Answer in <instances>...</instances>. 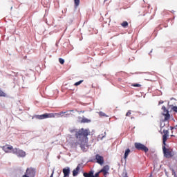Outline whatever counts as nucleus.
Returning a JSON list of instances; mask_svg holds the SVG:
<instances>
[{"mask_svg":"<svg viewBox=\"0 0 177 177\" xmlns=\"http://www.w3.org/2000/svg\"><path fill=\"white\" fill-rule=\"evenodd\" d=\"M71 133H75L76 142H75V146H80L81 149L84 151L88 150V136L91 133L89 129L82 128L80 129H71L70 130Z\"/></svg>","mask_w":177,"mask_h":177,"instance_id":"nucleus-1","label":"nucleus"},{"mask_svg":"<svg viewBox=\"0 0 177 177\" xmlns=\"http://www.w3.org/2000/svg\"><path fill=\"white\" fill-rule=\"evenodd\" d=\"M164 135L162 136V151L164 156L166 158H172V157L174 156V150L167 146V140H168V136H169V131L168 130H163Z\"/></svg>","mask_w":177,"mask_h":177,"instance_id":"nucleus-2","label":"nucleus"},{"mask_svg":"<svg viewBox=\"0 0 177 177\" xmlns=\"http://www.w3.org/2000/svg\"><path fill=\"white\" fill-rule=\"evenodd\" d=\"M134 146L137 149V150H141L145 153H147V151H149V148H147V147L140 142H136L134 144Z\"/></svg>","mask_w":177,"mask_h":177,"instance_id":"nucleus-3","label":"nucleus"},{"mask_svg":"<svg viewBox=\"0 0 177 177\" xmlns=\"http://www.w3.org/2000/svg\"><path fill=\"white\" fill-rule=\"evenodd\" d=\"M12 154H16L17 157H21V158H24L26 157V151L17 148H14V149H12Z\"/></svg>","mask_w":177,"mask_h":177,"instance_id":"nucleus-4","label":"nucleus"},{"mask_svg":"<svg viewBox=\"0 0 177 177\" xmlns=\"http://www.w3.org/2000/svg\"><path fill=\"white\" fill-rule=\"evenodd\" d=\"M96 162L100 165L104 164V158L99 154L95 155Z\"/></svg>","mask_w":177,"mask_h":177,"instance_id":"nucleus-5","label":"nucleus"},{"mask_svg":"<svg viewBox=\"0 0 177 177\" xmlns=\"http://www.w3.org/2000/svg\"><path fill=\"white\" fill-rule=\"evenodd\" d=\"M25 175L29 177L35 176V170L32 168H28L26 171Z\"/></svg>","mask_w":177,"mask_h":177,"instance_id":"nucleus-6","label":"nucleus"},{"mask_svg":"<svg viewBox=\"0 0 177 177\" xmlns=\"http://www.w3.org/2000/svg\"><path fill=\"white\" fill-rule=\"evenodd\" d=\"M13 147L12 145H5L3 147V150L5 153H13Z\"/></svg>","mask_w":177,"mask_h":177,"instance_id":"nucleus-7","label":"nucleus"},{"mask_svg":"<svg viewBox=\"0 0 177 177\" xmlns=\"http://www.w3.org/2000/svg\"><path fill=\"white\" fill-rule=\"evenodd\" d=\"M109 169H110V167L109 165H105L103 167V168L100 170V172H102L104 177H106V175H107V172L109 171Z\"/></svg>","mask_w":177,"mask_h":177,"instance_id":"nucleus-8","label":"nucleus"},{"mask_svg":"<svg viewBox=\"0 0 177 177\" xmlns=\"http://www.w3.org/2000/svg\"><path fill=\"white\" fill-rule=\"evenodd\" d=\"M64 177H70V167H67L62 169Z\"/></svg>","mask_w":177,"mask_h":177,"instance_id":"nucleus-9","label":"nucleus"},{"mask_svg":"<svg viewBox=\"0 0 177 177\" xmlns=\"http://www.w3.org/2000/svg\"><path fill=\"white\" fill-rule=\"evenodd\" d=\"M35 118H37V120H45L46 119V113H44L43 115H36L35 116Z\"/></svg>","mask_w":177,"mask_h":177,"instance_id":"nucleus-10","label":"nucleus"},{"mask_svg":"<svg viewBox=\"0 0 177 177\" xmlns=\"http://www.w3.org/2000/svg\"><path fill=\"white\" fill-rule=\"evenodd\" d=\"M162 115L165 117L164 121H169V119L171 118L169 113L167 112L166 113H162Z\"/></svg>","mask_w":177,"mask_h":177,"instance_id":"nucleus-11","label":"nucleus"},{"mask_svg":"<svg viewBox=\"0 0 177 177\" xmlns=\"http://www.w3.org/2000/svg\"><path fill=\"white\" fill-rule=\"evenodd\" d=\"M64 113H64V111L55 113V118H60L64 117Z\"/></svg>","mask_w":177,"mask_h":177,"instance_id":"nucleus-12","label":"nucleus"},{"mask_svg":"<svg viewBox=\"0 0 177 177\" xmlns=\"http://www.w3.org/2000/svg\"><path fill=\"white\" fill-rule=\"evenodd\" d=\"M74 110H68L66 111H64V117H70V115H72L71 113H73Z\"/></svg>","mask_w":177,"mask_h":177,"instance_id":"nucleus-13","label":"nucleus"},{"mask_svg":"<svg viewBox=\"0 0 177 177\" xmlns=\"http://www.w3.org/2000/svg\"><path fill=\"white\" fill-rule=\"evenodd\" d=\"M78 172H80V166H77L75 169L73 171V176H77Z\"/></svg>","mask_w":177,"mask_h":177,"instance_id":"nucleus-14","label":"nucleus"},{"mask_svg":"<svg viewBox=\"0 0 177 177\" xmlns=\"http://www.w3.org/2000/svg\"><path fill=\"white\" fill-rule=\"evenodd\" d=\"M129 153H131V149H126L124 152V160H127V158H128V156H129Z\"/></svg>","mask_w":177,"mask_h":177,"instance_id":"nucleus-15","label":"nucleus"},{"mask_svg":"<svg viewBox=\"0 0 177 177\" xmlns=\"http://www.w3.org/2000/svg\"><path fill=\"white\" fill-rule=\"evenodd\" d=\"M46 118H55V113H46Z\"/></svg>","mask_w":177,"mask_h":177,"instance_id":"nucleus-16","label":"nucleus"},{"mask_svg":"<svg viewBox=\"0 0 177 177\" xmlns=\"http://www.w3.org/2000/svg\"><path fill=\"white\" fill-rule=\"evenodd\" d=\"M83 176H94L93 171H90L88 173H84Z\"/></svg>","mask_w":177,"mask_h":177,"instance_id":"nucleus-17","label":"nucleus"},{"mask_svg":"<svg viewBox=\"0 0 177 177\" xmlns=\"http://www.w3.org/2000/svg\"><path fill=\"white\" fill-rule=\"evenodd\" d=\"M122 27H123L124 28H127V27H128L129 24L128 21H124L121 24Z\"/></svg>","mask_w":177,"mask_h":177,"instance_id":"nucleus-18","label":"nucleus"},{"mask_svg":"<svg viewBox=\"0 0 177 177\" xmlns=\"http://www.w3.org/2000/svg\"><path fill=\"white\" fill-rule=\"evenodd\" d=\"M81 122H82V123H84V124L88 123V122H91V120L86 119V118H83L82 119V120H81Z\"/></svg>","mask_w":177,"mask_h":177,"instance_id":"nucleus-19","label":"nucleus"},{"mask_svg":"<svg viewBox=\"0 0 177 177\" xmlns=\"http://www.w3.org/2000/svg\"><path fill=\"white\" fill-rule=\"evenodd\" d=\"M162 110L163 111V113H169V111H168V109H167V107H165V106H162Z\"/></svg>","mask_w":177,"mask_h":177,"instance_id":"nucleus-20","label":"nucleus"},{"mask_svg":"<svg viewBox=\"0 0 177 177\" xmlns=\"http://www.w3.org/2000/svg\"><path fill=\"white\" fill-rule=\"evenodd\" d=\"M170 106L171 107L172 111H174V113H177V106H176L171 105Z\"/></svg>","mask_w":177,"mask_h":177,"instance_id":"nucleus-21","label":"nucleus"},{"mask_svg":"<svg viewBox=\"0 0 177 177\" xmlns=\"http://www.w3.org/2000/svg\"><path fill=\"white\" fill-rule=\"evenodd\" d=\"M131 86H134L135 88H140V86H142V85H140L138 83H136V84H132Z\"/></svg>","mask_w":177,"mask_h":177,"instance_id":"nucleus-22","label":"nucleus"},{"mask_svg":"<svg viewBox=\"0 0 177 177\" xmlns=\"http://www.w3.org/2000/svg\"><path fill=\"white\" fill-rule=\"evenodd\" d=\"M75 2V6L77 8L80 6V0H74Z\"/></svg>","mask_w":177,"mask_h":177,"instance_id":"nucleus-23","label":"nucleus"},{"mask_svg":"<svg viewBox=\"0 0 177 177\" xmlns=\"http://www.w3.org/2000/svg\"><path fill=\"white\" fill-rule=\"evenodd\" d=\"M6 96V93L2 91V90L0 89V97H5Z\"/></svg>","mask_w":177,"mask_h":177,"instance_id":"nucleus-24","label":"nucleus"},{"mask_svg":"<svg viewBox=\"0 0 177 177\" xmlns=\"http://www.w3.org/2000/svg\"><path fill=\"white\" fill-rule=\"evenodd\" d=\"M82 82H84V80H80L76 83H75V86H78V85H81V84H82Z\"/></svg>","mask_w":177,"mask_h":177,"instance_id":"nucleus-25","label":"nucleus"},{"mask_svg":"<svg viewBox=\"0 0 177 177\" xmlns=\"http://www.w3.org/2000/svg\"><path fill=\"white\" fill-rule=\"evenodd\" d=\"M99 115L100 117H107V115H106V113L102 111L99 112Z\"/></svg>","mask_w":177,"mask_h":177,"instance_id":"nucleus-26","label":"nucleus"},{"mask_svg":"<svg viewBox=\"0 0 177 177\" xmlns=\"http://www.w3.org/2000/svg\"><path fill=\"white\" fill-rule=\"evenodd\" d=\"M171 171L172 172V175H174V177H177L176 176V172L175 171V169H171Z\"/></svg>","mask_w":177,"mask_h":177,"instance_id":"nucleus-27","label":"nucleus"},{"mask_svg":"<svg viewBox=\"0 0 177 177\" xmlns=\"http://www.w3.org/2000/svg\"><path fill=\"white\" fill-rule=\"evenodd\" d=\"M59 62L60 64H64V60L63 59V58H59Z\"/></svg>","mask_w":177,"mask_h":177,"instance_id":"nucleus-28","label":"nucleus"},{"mask_svg":"<svg viewBox=\"0 0 177 177\" xmlns=\"http://www.w3.org/2000/svg\"><path fill=\"white\" fill-rule=\"evenodd\" d=\"M100 174H102L100 172V171H99L98 172L95 173V174L93 176V177H99V175H100Z\"/></svg>","mask_w":177,"mask_h":177,"instance_id":"nucleus-29","label":"nucleus"},{"mask_svg":"<svg viewBox=\"0 0 177 177\" xmlns=\"http://www.w3.org/2000/svg\"><path fill=\"white\" fill-rule=\"evenodd\" d=\"M132 113L131 112V110L128 111V112L126 113V117H129Z\"/></svg>","mask_w":177,"mask_h":177,"instance_id":"nucleus-30","label":"nucleus"},{"mask_svg":"<svg viewBox=\"0 0 177 177\" xmlns=\"http://www.w3.org/2000/svg\"><path fill=\"white\" fill-rule=\"evenodd\" d=\"M54 174H55V171H53V172H52L51 175L50 176V177H53Z\"/></svg>","mask_w":177,"mask_h":177,"instance_id":"nucleus-31","label":"nucleus"},{"mask_svg":"<svg viewBox=\"0 0 177 177\" xmlns=\"http://www.w3.org/2000/svg\"><path fill=\"white\" fill-rule=\"evenodd\" d=\"M162 103H164V101L162 100L159 101V104H162Z\"/></svg>","mask_w":177,"mask_h":177,"instance_id":"nucleus-32","label":"nucleus"},{"mask_svg":"<svg viewBox=\"0 0 177 177\" xmlns=\"http://www.w3.org/2000/svg\"><path fill=\"white\" fill-rule=\"evenodd\" d=\"M22 177H29V176H27L26 174H24V176H22Z\"/></svg>","mask_w":177,"mask_h":177,"instance_id":"nucleus-33","label":"nucleus"},{"mask_svg":"<svg viewBox=\"0 0 177 177\" xmlns=\"http://www.w3.org/2000/svg\"><path fill=\"white\" fill-rule=\"evenodd\" d=\"M84 177H93V176H84Z\"/></svg>","mask_w":177,"mask_h":177,"instance_id":"nucleus-34","label":"nucleus"},{"mask_svg":"<svg viewBox=\"0 0 177 177\" xmlns=\"http://www.w3.org/2000/svg\"><path fill=\"white\" fill-rule=\"evenodd\" d=\"M123 177H128V176H127V174H125V176H123Z\"/></svg>","mask_w":177,"mask_h":177,"instance_id":"nucleus-35","label":"nucleus"},{"mask_svg":"<svg viewBox=\"0 0 177 177\" xmlns=\"http://www.w3.org/2000/svg\"><path fill=\"white\" fill-rule=\"evenodd\" d=\"M81 113H85V111H81Z\"/></svg>","mask_w":177,"mask_h":177,"instance_id":"nucleus-36","label":"nucleus"},{"mask_svg":"<svg viewBox=\"0 0 177 177\" xmlns=\"http://www.w3.org/2000/svg\"><path fill=\"white\" fill-rule=\"evenodd\" d=\"M171 136H174V135H171Z\"/></svg>","mask_w":177,"mask_h":177,"instance_id":"nucleus-37","label":"nucleus"}]
</instances>
